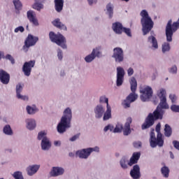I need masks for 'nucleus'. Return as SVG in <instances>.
<instances>
[{
    "label": "nucleus",
    "instance_id": "obj_40",
    "mask_svg": "<svg viewBox=\"0 0 179 179\" xmlns=\"http://www.w3.org/2000/svg\"><path fill=\"white\" fill-rule=\"evenodd\" d=\"M45 135H47V133H45V131H40L38 134V141H41V139L43 140L44 139V138H47Z\"/></svg>",
    "mask_w": 179,
    "mask_h": 179
},
{
    "label": "nucleus",
    "instance_id": "obj_12",
    "mask_svg": "<svg viewBox=\"0 0 179 179\" xmlns=\"http://www.w3.org/2000/svg\"><path fill=\"white\" fill-rule=\"evenodd\" d=\"M0 82L3 85H8L10 82V75L3 69H0Z\"/></svg>",
    "mask_w": 179,
    "mask_h": 179
},
{
    "label": "nucleus",
    "instance_id": "obj_11",
    "mask_svg": "<svg viewBox=\"0 0 179 179\" xmlns=\"http://www.w3.org/2000/svg\"><path fill=\"white\" fill-rule=\"evenodd\" d=\"M117 80L116 85L117 86H122V83H124V76H125V71L122 67L117 68Z\"/></svg>",
    "mask_w": 179,
    "mask_h": 179
},
{
    "label": "nucleus",
    "instance_id": "obj_14",
    "mask_svg": "<svg viewBox=\"0 0 179 179\" xmlns=\"http://www.w3.org/2000/svg\"><path fill=\"white\" fill-rule=\"evenodd\" d=\"M92 154V150L89 148L83 149L76 152V155L80 159H87Z\"/></svg>",
    "mask_w": 179,
    "mask_h": 179
},
{
    "label": "nucleus",
    "instance_id": "obj_56",
    "mask_svg": "<svg viewBox=\"0 0 179 179\" xmlns=\"http://www.w3.org/2000/svg\"><path fill=\"white\" fill-rule=\"evenodd\" d=\"M89 5H92V3H97V0H87Z\"/></svg>",
    "mask_w": 179,
    "mask_h": 179
},
{
    "label": "nucleus",
    "instance_id": "obj_62",
    "mask_svg": "<svg viewBox=\"0 0 179 179\" xmlns=\"http://www.w3.org/2000/svg\"><path fill=\"white\" fill-rule=\"evenodd\" d=\"M121 1H124L125 2H129V0H121Z\"/></svg>",
    "mask_w": 179,
    "mask_h": 179
},
{
    "label": "nucleus",
    "instance_id": "obj_63",
    "mask_svg": "<svg viewBox=\"0 0 179 179\" xmlns=\"http://www.w3.org/2000/svg\"><path fill=\"white\" fill-rule=\"evenodd\" d=\"M0 179H3V178H0Z\"/></svg>",
    "mask_w": 179,
    "mask_h": 179
},
{
    "label": "nucleus",
    "instance_id": "obj_32",
    "mask_svg": "<svg viewBox=\"0 0 179 179\" xmlns=\"http://www.w3.org/2000/svg\"><path fill=\"white\" fill-rule=\"evenodd\" d=\"M111 117V107L110 106H107L106 112L103 115V121H107V120H110Z\"/></svg>",
    "mask_w": 179,
    "mask_h": 179
},
{
    "label": "nucleus",
    "instance_id": "obj_28",
    "mask_svg": "<svg viewBox=\"0 0 179 179\" xmlns=\"http://www.w3.org/2000/svg\"><path fill=\"white\" fill-rule=\"evenodd\" d=\"M36 120L32 119L27 120V128L30 131H33L36 128Z\"/></svg>",
    "mask_w": 179,
    "mask_h": 179
},
{
    "label": "nucleus",
    "instance_id": "obj_39",
    "mask_svg": "<svg viewBox=\"0 0 179 179\" xmlns=\"http://www.w3.org/2000/svg\"><path fill=\"white\" fill-rule=\"evenodd\" d=\"M13 176L15 179H24L23 178V175H22V172L20 171H16L13 174Z\"/></svg>",
    "mask_w": 179,
    "mask_h": 179
},
{
    "label": "nucleus",
    "instance_id": "obj_23",
    "mask_svg": "<svg viewBox=\"0 0 179 179\" xmlns=\"http://www.w3.org/2000/svg\"><path fill=\"white\" fill-rule=\"evenodd\" d=\"M140 157H141V152H134L132 157L130 159V162H129V166L136 164Z\"/></svg>",
    "mask_w": 179,
    "mask_h": 179
},
{
    "label": "nucleus",
    "instance_id": "obj_18",
    "mask_svg": "<svg viewBox=\"0 0 179 179\" xmlns=\"http://www.w3.org/2000/svg\"><path fill=\"white\" fill-rule=\"evenodd\" d=\"M27 16L31 23L34 24V26H38V20H37L36 13H34L33 10L27 11Z\"/></svg>",
    "mask_w": 179,
    "mask_h": 179
},
{
    "label": "nucleus",
    "instance_id": "obj_13",
    "mask_svg": "<svg viewBox=\"0 0 179 179\" xmlns=\"http://www.w3.org/2000/svg\"><path fill=\"white\" fill-rule=\"evenodd\" d=\"M131 124H132V117H128L122 129L123 134L125 136H128V135H130L131 132H132V130L131 129Z\"/></svg>",
    "mask_w": 179,
    "mask_h": 179
},
{
    "label": "nucleus",
    "instance_id": "obj_9",
    "mask_svg": "<svg viewBox=\"0 0 179 179\" xmlns=\"http://www.w3.org/2000/svg\"><path fill=\"white\" fill-rule=\"evenodd\" d=\"M34 65H36V60H30L24 63L22 72H24L25 76H30L31 75V69L34 68Z\"/></svg>",
    "mask_w": 179,
    "mask_h": 179
},
{
    "label": "nucleus",
    "instance_id": "obj_8",
    "mask_svg": "<svg viewBox=\"0 0 179 179\" xmlns=\"http://www.w3.org/2000/svg\"><path fill=\"white\" fill-rule=\"evenodd\" d=\"M140 92L142 94L141 95V99L142 101H148L153 96V90L152 87L146 86L144 88H142L140 90Z\"/></svg>",
    "mask_w": 179,
    "mask_h": 179
},
{
    "label": "nucleus",
    "instance_id": "obj_58",
    "mask_svg": "<svg viewBox=\"0 0 179 179\" xmlns=\"http://www.w3.org/2000/svg\"><path fill=\"white\" fill-rule=\"evenodd\" d=\"M54 144L55 146H58V145H61V143H59V141H55Z\"/></svg>",
    "mask_w": 179,
    "mask_h": 179
},
{
    "label": "nucleus",
    "instance_id": "obj_43",
    "mask_svg": "<svg viewBox=\"0 0 179 179\" xmlns=\"http://www.w3.org/2000/svg\"><path fill=\"white\" fill-rule=\"evenodd\" d=\"M171 110L173 113H179V106L173 104L171 106Z\"/></svg>",
    "mask_w": 179,
    "mask_h": 179
},
{
    "label": "nucleus",
    "instance_id": "obj_44",
    "mask_svg": "<svg viewBox=\"0 0 179 179\" xmlns=\"http://www.w3.org/2000/svg\"><path fill=\"white\" fill-rule=\"evenodd\" d=\"M5 58L6 59H8V61H10L13 65V64H15V59L13 58V57H12V55H6Z\"/></svg>",
    "mask_w": 179,
    "mask_h": 179
},
{
    "label": "nucleus",
    "instance_id": "obj_22",
    "mask_svg": "<svg viewBox=\"0 0 179 179\" xmlns=\"http://www.w3.org/2000/svg\"><path fill=\"white\" fill-rule=\"evenodd\" d=\"M41 148L43 150H48L51 148V142H50V140L47 137L42 139Z\"/></svg>",
    "mask_w": 179,
    "mask_h": 179
},
{
    "label": "nucleus",
    "instance_id": "obj_15",
    "mask_svg": "<svg viewBox=\"0 0 179 179\" xmlns=\"http://www.w3.org/2000/svg\"><path fill=\"white\" fill-rule=\"evenodd\" d=\"M101 55V52L99 50L98 48L94 49L92 53L87 57H85V60L86 62H92L96 57H100Z\"/></svg>",
    "mask_w": 179,
    "mask_h": 179
},
{
    "label": "nucleus",
    "instance_id": "obj_21",
    "mask_svg": "<svg viewBox=\"0 0 179 179\" xmlns=\"http://www.w3.org/2000/svg\"><path fill=\"white\" fill-rule=\"evenodd\" d=\"M52 23L53 26H55V27H57V29H60V30H65V31L68 30V29L66 28V26H65V24L61 22V20H59V18H57Z\"/></svg>",
    "mask_w": 179,
    "mask_h": 179
},
{
    "label": "nucleus",
    "instance_id": "obj_59",
    "mask_svg": "<svg viewBox=\"0 0 179 179\" xmlns=\"http://www.w3.org/2000/svg\"><path fill=\"white\" fill-rule=\"evenodd\" d=\"M3 58V52L0 51V59H2Z\"/></svg>",
    "mask_w": 179,
    "mask_h": 179
},
{
    "label": "nucleus",
    "instance_id": "obj_60",
    "mask_svg": "<svg viewBox=\"0 0 179 179\" xmlns=\"http://www.w3.org/2000/svg\"><path fill=\"white\" fill-rule=\"evenodd\" d=\"M169 153H170L171 159H174V155L173 154V152H169Z\"/></svg>",
    "mask_w": 179,
    "mask_h": 179
},
{
    "label": "nucleus",
    "instance_id": "obj_42",
    "mask_svg": "<svg viewBox=\"0 0 179 179\" xmlns=\"http://www.w3.org/2000/svg\"><path fill=\"white\" fill-rule=\"evenodd\" d=\"M108 130L110 131H114V126L108 124V125L106 126L103 129V131L105 132H107V131H108Z\"/></svg>",
    "mask_w": 179,
    "mask_h": 179
},
{
    "label": "nucleus",
    "instance_id": "obj_30",
    "mask_svg": "<svg viewBox=\"0 0 179 179\" xmlns=\"http://www.w3.org/2000/svg\"><path fill=\"white\" fill-rule=\"evenodd\" d=\"M3 132L6 134V135H9V136H12L13 135V131H12V128H10V125L9 124H6L3 129Z\"/></svg>",
    "mask_w": 179,
    "mask_h": 179
},
{
    "label": "nucleus",
    "instance_id": "obj_6",
    "mask_svg": "<svg viewBox=\"0 0 179 179\" xmlns=\"http://www.w3.org/2000/svg\"><path fill=\"white\" fill-rule=\"evenodd\" d=\"M49 38L52 43H55V44L59 45L62 48H66V38L62 34H55L53 31H50L49 33Z\"/></svg>",
    "mask_w": 179,
    "mask_h": 179
},
{
    "label": "nucleus",
    "instance_id": "obj_17",
    "mask_svg": "<svg viewBox=\"0 0 179 179\" xmlns=\"http://www.w3.org/2000/svg\"><path fill=\"white\" fill-rule=\"evenodd\" d=\"M112 29L116 34H122L124 32V27L120 22H116L112 24Z\"/></svg>",
    "mask_w": 179,
    "mask_h": 179
},
{
    "label": "nucleus",
    "instance_id": "obj_37",
    "mask_svg": "<svg viewBox=\"0 0 179 179\" xmlns=\"http://www.w3.org/2000/svg\"><path fill=\"white\" fill-rule=\"evenodd\" d=\"M32 8L36 10H41V9H43V5L41 3L35 2V3L32 6Z\"/></svg>",
    "mask_w": 179,
    "mask_h": 179
},
{
    "label": "nucleus",
    "instance_id": "obj_36",
    "mask_svg": "<svg viewBox=\"0 0 179 179\" xmlns=\"http://www.w3.org/2000/svg\"><path fill=\"white\" fill-rule=\"evenodd\" d=\"M27 111L28 114H36V113L37 112V108H33L30 106H27Z\"/></svg>",
    "mask_w": 179,
    "mask_h": 179
},
{
    "label": "nucleus",
    "instance_id": "obj_7",
    "mask_svg": "<svg viewBox=\"0 0 179 179\" xmlns=\"http://www.w3.org/2000/svg\"><path fill=\"white\" fill-rule=\"evenodd\" d=\"M37 41H38V37L29 34L24 41V45L22 47L23 51L27 52L29 51V48L36 45Z\"/></svg>",
    "mask_w": 179,
    "mask_h": 179
},
{
    "label": "nucleus",
    "instance_id": "obj_53",
    "mask_svg": "<svg viewBox=\"0 0 179 179\" xmlns=\"http://www.w3.org/2000/svg\"><path fill=\"white\" fill-rule=\"evenodd\" d=\"M57 57L59 58V59H62L63 57H62V50H61V49H59L57 51Z\"/></svg>",
    "mask_w": 179,
    "mask_h": 179
},
{
    "label": "nucleus",
    "instance_id": "obj_38",
    "mask_svg": "<svg viewBox=\"0 0 179 179\" xmlns=\"http://www.w3.org/2000/svg\"><path fill=\"white\" fill-rule=\"evenodd\" d=\"M166 51H170V43H164L162 45V52H166Z\"/></svg>",
    "mask_w": 179,
    "mask_h": 179
},
{
    "label": "nucleus",
    "instance_id": "obj_55",
    "mask_svg": "<svg viewBox=\"0 0 179 179\" xmlns=\"http://www.w3.org/2000/svg\"><path fill=\"white\" fill-rule=\"evenodd\" d=\"M89 149L91 150V153H92V152H99L100 150V148H99V147L89 148Z\"/></svg>",
    "mask_w": 179,
    "mask_h": 179
},
{
    "label": "nucleus",
    "instance_id": "obj_45",
    "mask_svg": "<svg viewBox=\"0 0 179 179\" xmlns=\"http://www.w3.org/2000/svg\"><path fill=\"white\" fill-rule=\"evenodd\" d=\"M169 99L171 101V103H174L176 101H177V96L174 94H171L169 95Z\"/></svg>",
    "mask_w": 179,
    "mask_h": 179
},
{
    "label": "nucleus",
    "instance_id": "obj_52",
    "mask_svg": "<svg viewBox=\"0 0 179 179\" xmlns=\"http://www.w3.org/2000/svg\"><path fill=\"white\" fill-rule=\"evenodd\" d=\"M173 146H174V148H175L176 149H177L178 150H179V142H178V141H173Z\"/></svg>",
    "mask_w": 179,
    "mask_h": 179
},
{
    "label": "nucleus",
    "instance_id": "obj_29",
    "mask_svg": "<svg viewBox=\"0 0 179 179\" xmlns=\"http://www.w3.org/2000/svg\"><path fill=\"white\" fill-rule=\"evenodd\" d=\"M161 173L165 178H169V176L170 174V169L167 167L166 166H164L162 168H161Z\"/></svg>",
    "mask_w": 179,
    "mask_h": 179
},
{
    "label": "nucleus",
    "instance_id": "obj_26",
    "mask_svg": "<svg viewBox=\"0 0 179 179\" xmlns=\"http://www.w3.org/2000/svg\"><path fill=\"white\" fill-rule=\"evenodd\" d=\"M64 173V169L59 167H53L51 174L53 177H57L58 176H62Z\"/></svg>",
    "mask_w": 179,
    "mask_h": 179
},
{
    "label": "nucleus",
    "instance_id": "obj_25",
    "mask_svg": "<svg viewBox=\"0 0 179 179\" xmlns=\"http://www.w3.org/2000/svg\"><path fill=\"white\" fill-rule=\"evenodd\" d=\"M55 9L57 12H62L64 9V0H55Z\"/></svg>",
    "mask_w": 179,
    "mask_h": 179
},
{
    "label": "nucleus",
    "instance_id": "obj_27",
    "mask_svg": "<svg viewBox=\"0 0 179 179\" xmlns=\"http://www.w3.org/2000/svg\"><path fill=\"white\" fill-rule=\"evenodd\" d=\"M164 136H166V138H170L171 135L173 134V129H171V127L168 124H165L164 129Z\"/></svg>",
    "mask_w": 179,
    "mask_h": 179
},
{
    "label": "nucleus",
    "instance_id": "obj_35",
    "mask_svg": "<svg viewBox=\"0 0 179 179\" xmlns=\"http://www.w3.org/2000/svg\"><path fill=\"white\" fill-rule=\"evenodd\" d=\"M13 4L17 10H20L22 9V7L23 6V5L22 4V2H20V0H14Z\"/></svg>",
    "mask_w": 179,
    "mask_h": 179
},
{
    "label": "nucleus",
    "instance_id": "obj_4",
    "mask_svg": "<svg viewBox=\"0 0 179 179\" xmlns=\"http://www.w3.org/2000/svg\"><path fill=\"white\" fill-rule=\"evenodd\" d=\"M140 15L141 16V23L143 27V36H146L153 29L154 22L146 10H143Z\"/></svg>",
    "mask_w": 179,
    "mask_h": 179
},
{
    "label": "nucleus",
    "instance_id": "obj_10",
    "mask_svg": "<svg viewBox=\"0 0 179 179\" xmlns=\"http://www.w3.org/2000/svg\"><path fill=\"white\" fill-rule=\"evenodd\" d=\"M112 58H114L115 62H122L124 61V50L121 48H115Z\"/></svg>",
    "mask_w": 179,
    "mask_h": 179
},
{
    "label": "nucleus",
    "instance_id": "obj_19",
    "mask_svg": "<svg viewBox=\"0 0 179 179\" xmlns=\"http://www.w3.org/2000/svg\"><path fill=\"white\" fill-rule=\"evenodd\" d=\"M23 90V86H22V84H18L16 86V94L17 99H20V100H29V97L27 96H23L20 94L22 93V91Z\"/></svg>",
    "mask_w": 179,
    "mask_h": 179
},
{
    "label": "nucleus",
    "instance_id": "obj_61",
    "mask_svg": "<svg viewBox=\"0 0 179 179\" xmlns=\"http://www.w3.org/2000/svg\"><path fill=\"white\" fill-rule=\"evenodd\" d=\"M69 156L70 157H73L75 156V154H73V152H70V153L69 154Z\"/></svg>",
    "mask_w": 179,
    "mask_h": 179
},
{
    "label": "nucleus",
    "instance_id": "obj_31",
    "mask_svg": "<svg viewBox=\"0 0 179 179\" xmlns=\"http://www.w3.org/2000/svg\"><path fill=\"white\" fill-rule=\"evenodd\" d=\"M149 43H152L153 48H159V45H157V40L153 36H150L148 37Z\"/></svg>",
    "mask_w": 179,
    "mask_h": 179
},
{
    "label": "nucleus",
    "instance_id": "obj_48",
    "mask_svg": "<svg viewBox=\"0 0 179 179\" xmlns=\"http://www.w3.org/2000/svg\"><path fill=\"white\" fill-rule=\"evenodd\" d=\"M14 31L15 33H19V31H20V33H23V31H24V28L22 26H20L15 28Z\"/></svg>",
    "mask_w": 179,
    "mask_h": 179
},
{
    "label": "nucleus",
    "instance_id": "obj_41",
    "mask_svg": "<svg viewBox=\"0 0 179 179\" xmlns=\"http://www.w3.org/2000/svg\"><path fill=\"white\" fill-rule=\"evenodd\" d=\"M100 103H106L107 107H108V98H106V96H101L99 99Z\"/></svg>",
    "mask_w": 179,
    "mask_h": 179
},
{
    "label": "nucleus",
    "instance_id": "obj_16",
    "mask_svg": "<svg viewBox=\"0 0 179 179\" xmlns=\"http://www.w3.org/2000/svg\"><path fill=\"white\" fill-rule=\"evenodd\" d=\"M130 176L133 179L141 178V168L139 165H134L130 171Z\"/></svg>",
    "mask_w": 179,
    "mask_h": 179
},
{
    "label": "nucleus",
    "instance_id": "obj_24",
    "mask_svg": "<svg viewBox=\"0 0 179 179\" xmlns=\"http://www.w3.org/2000/svg\"><path fill=\"white\" fill-rule=\"evenodd\" d=\"M96 118H101L104 114V108L101 106H97L94 110Z\"/></svg>",
    "mask_w": 179,
    "mask_h": 179
},
{
    "label": "nucleus",
    "instance_id": "obj_1",
    "mask_svg": "<svg viewBox=\"0 0 179 179\" xmlns=\"http://www.w3.org/2000/svg\"><path fill=\"white\" fill-rule=\"evenodd\" d=\"M166 94L167 93L164 89H161L157 91V96L160 100L159 104L152 113H149L146 117L145 122L141 125V129L143 130L148 129L150 128V127H153V125H155V122L157 121V120H163L164 113L162 109H169Z\"/></svg>",
    "mask_w": 179,
    "mask_h": 179
},
{
    "label": "nucleus",
    "instance_id": "obj_2",
    "mask_svg": "<svg viewBox=\"0 0 179 179\" xmlns=\"http://www.w3.org/2000/svg\"><path fill=\"white\" fill-rule=\"evenodd\" d=\"M162 129V124L159 122L155 127V131L157 133V138L156 134H155V129H151V131L150 133V145L151 148H156V146H159L162 148L163 145H164V140L163 139V134L160 131Z\"/></svg>",
    "mask_w": 179,
    "mask_h": 179
},
{
    "label": "nucleus",
    "instance_id": "obj_51",
    "mask_svg": "<svg viewBox=\"0 0 179 179\" xmlns=\"http://www.w3.org/2000/svg\"><path fill=\"white\" fill-rule=\"evenodd\" d=\"M133 145L134 148H141L142 146V143L141 141H135L134 143H133Z\"/></svg>",
    "mask_w": 179,
    "mask_h": 179
},
{
    "label": "nucleus",
    "instance_id": "obj_34",
    "mask_svg": "<svg viewBox=\"0 0 179 179\" xmlns=\"http://www.w3.org/2000/svg\"><path fill=\"white\" fill-rule=\"evenodd\" d=\"M122 129H124V126H122V124L117 123L113 129V132L115 134L122 132Z\"/></svg>",
    "mask_w": 179,
    "mask_h": 179
},
{
    "label": "nucleus",
    "instance_id": "obj_57",
    "mask_svg": "<svg viewBox=\"0 0 179 179\" xmlns=\"http://www.w3.org/2000/svg\"><path fill=\"white\" fill-rule=\"evenodd\" d=\"M35 2L38 3H43V2H44V0H35Z\"/></svg>",
    "mask_w": 179,
    "mask_h": 179
},
{
    "label": "nucleus",
    "instance_id": "obj_49",
    "mask_svg": "<svg viewBox=\"0 0 179 179\" xmlns=\"http://www.w3.org/2000/svg\"><path fill=\"white\" fill-rule=\"evenodd\" d=\"M79 136H80V133L74 135L73 137H71L69 139V141H71V142H75V141H76V139H79Z\"/></svg>",
    "mask_w": 179,
    "mask_h": 179
},
{
    "label": "nucleus",
    "instance_id": "obj_5",
    "mask_svg": "<svg viewBox=\"0 0 179 179\" xmlns=\"http://www.w3.org/2000/svg\"><path fill=\"white\" fill-rule=\"evenodd\" d=\"M130 85L132 93H130L124 101L123 106L124 108H129V107H131V103H134V101L138 99V94H135L136 88L138 87V83L136 82V78H135V77L131 78Z\"/></svg>",
    "mask_w": 179,
    "mask_h": 179
},
{
    "label": "nucleus",
    "instance_id": "obj_20",
    "mask_svg": "<svg viewBox=\"0 0 179 179\" xmlns=\"http://www.w3.org/2000/svg\"><path fill=\"white\" fill-rule=\"evenodd\" d=\"M39 169H40V165L29 166V167L27 168L28 176H33L34 174H36L37 171H38Z\"/></svg>",
    "mask_w": 179,
    "mask_h": 179
},
{
    "label": "nucleus",
    "instance_id": "obj_46",
    "mask_svg": "<svg viewBox=\"0 0 179 179\" xmlns=\"http://www.w3.org/2000/svg\"><path fill=\"white\" fill-rule=\"evenodd\" d=\"M123 32L125 33L129 37H131L132 34H131V29L129 28L123 27Z\"/></svg>",
    "mask_w": 179,
    "mask_h": 179
},
{
    "label": "nucleus",
    "instance_id": "obj_47",
    "mask_svg": "<svg viewBox=\"0 0 179 179\" xmlns=\"http://www.w3.org/2000/svg\"><path fill=\"white\" fill-rule=\"evenodd\" d=\"M120 166L122 169H128V166L127 165V162H125V159H121L120 160Z\"/></svg>",
    "mask_w": 179,
    "mask_h": 179
},
{
    "label": "nucleus",
    "instance_id": "obj_50",
    "mask_svg": "<svg viewBox=\"0 0 179 179\" xmlns=\"http://www.w3.org/2000/svg\"><path fill=\"white\" fill-rule=\"evenodd\" d=\"M170 73H177V66H173L171 69H169Z\"/></svg>",
    "mask_w": 179,
    "mask_h": 179
},
{
    "label": "nucleus",
    "instance_id": "obj_3",
    "mask_svg": "<svg viewBox=\"0 0 179 179\" xmlns=\"http://www.w3.org/2000/svg\"><path fill=\"white\" fill-rule=\"evenodd\" d=\"M72 120V110L67 108L64 112V115L62 117L59 123L57 125V132L64 134L66 132V128H71V120Z\"/></svg>",
    "mask_w": 179,
    "mask_h": 179
},
{
    "label": "nucleus",
    "instance_id": "obj_54",
    "mask_svg": "<svg viewBox=\"0 0 179 179\" xmlns=\"http://www.w3.org/2000/svg\"><path fill=\"white\" fill-rule=\"evenodd\" d=\"M127 74H128V76H132V75H134V69L132 68H129L128 70H127Z\"/></svg>",
    "mask_w": 179,
    "mask_h": 179
},
{
    "label": "nucleus",
    "instance_id": "obj_33",
    "mask_svg": "<svg viewBox=\"0 0 179 179\" xmlns=\"http://www.w3.org/2000/svg\"><path fill=\"white\" fill-rule=\"evenodd\" d=\"M106 10L108 12V15L109 16V19H112L113 18V15L114 13V8H113V6L111 5V3H108L106 6Z\"/></svg>",
    "mask_w": 179,
    "mask_h": 179
}]
</instances>
